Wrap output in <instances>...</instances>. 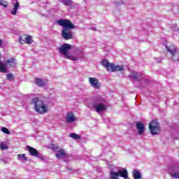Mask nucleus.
I'll use <instances>...</instances> for the list:
<instances>
[{"label": "nucleus", "mask_w": 179, "mask_h": 179, "mask_svg": "<svg viewBox=\"0 0 179 179\" xmlns=\"http://www.w3.org/2000/svg\"><path fill=\"white\" fill-rule=\"evenodd\" d=\"M59 26H62L64 29L62 30V36L64 40H72L73 38V33L71 31L76 29L75 24L72 21L68 19H62L57 21Z\"/></svg>", "instance_id": "nucleus-1"}, {"label": "nucleus", "mask_w": 179, "mask_h": 179, "mask_svg": "<svg viewBox=\"0 0 179 179\" xmlns=\"http://www.w3.org/2000/svg\"><path fill=\"white\" fill-rule=\"evenodd\" d=\"M32 104L36 113L38 114H45L48 111V106L44 103V101L40 97H35L32 99Z\"/></svg>", "instance_id": "nucleus-2"}, {"label": "nucleus", "mask_w": 179, "mask_h": 179, "mask_svg": "<svg viewBox=\"0 0 179 179\" xmlns=\"http://www.w3.org/2000/svg\"><path fill=\"white\" fill-rule=\"evenodd\" d=\"M166 50L167 54L170 55V58L172 61L178 62L179 61V50L174 44H170L166 45Z\"/></svg>", "instance_id": "nucleus-3"}, {"label": "nucleus", "mask_w": 179, "mask_h": 179, "mask_svg": "<svg viewBox=\"0 0 179 179\" xmlns=\"http://www.w3.org/2000/svg\"><path fill=\"white\" fill-rule=\"evenodd\" d=\"M101 65L106 69L108 72H118L124 71V66H115L114 64L108 62V59L102 60Z\"/></svg>", "instance_id": "nucleus-4"}, {"label": "nucleus", "mask_w": 179, "mask_h": 179, "mask_svg": "<svg viewBox=\"0 0 179 179\" xmlns=\"http://www.w3.org/2000/svg\"><path fill=\"white\" fill-rule=\"evenodd\" d=\"M149 129L152 134V135H159L162 130L160 129V124L157 122V120H152L149 124Z\"/></svg>", "instance_id": "nucleus-5"}, {"label": "nucleus", "mask_w": 179, "mask_h": 179, "mask_svg": "<svg viewBox=\"0 0 179 179\" xmlns=\"http://www.w3.org/2000/svg\"><path fill=\"white\" fill-rule=\"evenodd\" d=\"M53 152H57L55 154L57 159H63V157H66V152L64 148H60L59 147L55 146V144H52V147L51 148Z\"/></svg>", "instance_id": "nucleus-6"}, {"label": "nucleus", "mask_w": 179, "mask_h": 179, "mask_svg": "<svg viewBox=\"0 0 179 179\" xmlns=\"http://www.w3.org/2000/svg\"><path fill=\"white\" fill-rule=\"evenodd\" d=\"M72 48V45L69 43H64L58 48L62 55H64L65 58H71V55H68L69 50Z\"/></svg>", "instance_id": "nucleus-7"}, {"label": "nucleus", "mask_w": 179, "mask_h": 179, "mask_svg": "<svg viewBox=\"0 0 179 179\" xmlns=\"http://www.w3.org/2000/svg\"><path fill=\"white\" fill-rule=\"evenodd\" d=\"M89 82L92 87L94 89H100L101 84L99 83V80L96 78H89Z\"/></svg>", "instance_id": "nucleus-8"}, {"label": "nucleus", "mask_w": 179, "mask_h": 179, "mask_svg": "<svg viewBox=\"0 0 179 179\" xmlns=\"http://www.w3.org/2000/svg\"><path fill=\"white\" fill-rule=\"evenodd\" d=\"M136 127L138 135H143V132H145V124L141 122H137Z\"/></svg>", "instance_id": "nucleus-9"}, {"label": "nucleus", "mask_w": 179, "mask_h": 179, "mask_svg": "<svg viewBox=\"0 0 179 179\" xmlns=\"http://www.w3.org/2000/svg\"><path fill=\"white\" fill-rule=\"evenodd\" d=\"M27 149L29 152L31 156H34V157H38V151L37 150L30 145L27 146Z\"/></svg>", "instance_id": "nucleus-10"}, {"label": "nucleus", "mask_w": 179, "mask_h": 179, "mask_svg": "<svg viewBox=\"0 0 179 179\" xmlns=\"http://www.w3.org/2000/svg\"><path fill=\"white\" fill-rule=\"evenodd\" d=\"M130 78H132L134 80H139V79H141L142 78V74L141 73H137L136 71H131Z\"/></svg>", "instance_id": "nucleus-11"}, {"label": "nucleus", "mask_w": 179, "mask_h": 179, "mask_svg": "<svg viewBox=\"0 0 179 179\" xmlns=\"http://www.w3.org/2000/svg\"><path fill=\"white\" fill-rule=\"evenodd\" d=\"M117 174L119 177H122V178L127 179L128 178V171L125 169H120L117 171Z\"/></svg>", "instance_id": "nucleus-12"}, {"label": "nucleus", "mask_w": 179, "mask_h": 179, "mask_svg": "<svg viewBox=\"0 0 179 179\" xmlns=\"http://www.w3.org/2000/svg\"><path fill=\"white\" fill-rule=\"evenodd\" d=\"M94 108H95L96 113H100V111L106 110V105L102 103H99L97 105H95L94 106Z\"/></svg>", "instance_id": "nucleus-13"}, {"label": "nucleus", "mask_w": 179, "mask_h": 179, "mask_svg": "<svg viewBox=\"0 0 179 179\" xmlns=\"http://www.w3.org/2000/svg\"><path fill=\"white\" fill-rule=\"evenodd\" d=\"M66 120L67 122H73L75 121V115H73V113L69 112L66 114Z\"/></svg>", "instance_id": "nucleus-14"}, {"label": "nucleus", "mask_w": 179, "mask_h": 179, "mask_svg": "<svg viewBox=\"0 0 179 179\" xmlns=\"http://www.w3.org/2000/svg\"><path fill=\"white\" fill-rule=\"evenodd\" d=\"M35 83L39 87H44V86H45V85H47V83H45V81H44L38 78H35Z\"/></svg>", "instance_id": "nucleus-15"}, {"label": "nucleus", "mask_w": 179, "mask_h": 179, "mask_svg": "<svg viewBox=\"0 0 179 179\" xmlns=\"http://www.w3.org/2000/svg\"><path fill=\"white\" fill-rule=\"evenodd\" d=\"M9 65V66H15L16 65V62L14 58H10L6 61V66Z\"/></svg>", "instance_id": "nucleus-16"}, {"label": "nucleus", "mask_w": 179, "mask_h": 179, "mask_svg": "<svg viewBox=\"0 0 179 179\" xmlns=\"http://www.w3.org/2000/svg\"><path fill=\"white\" fill-rule=\"evenodd\" d=\"M133 177L134 179H141L142 178V175H141V172L137 170L133 171Z\"/></svg>", "instance_id": "nucleus-17"}, {"label": "nucleus", "mask_w": 179, "mask_h": 179, "mask_svg": "<svg viewBox=\"0 0 179 179\" xmlns=\"http://www.w3.org/2000/svg\"><path fill=\"white\" fill-rule=\"evenodd\" d=\"M13 6V10L11 11V13L15 16L16 13H17V9H19L20 6L18 1H16Z\"/></svg>", "instance_id": "nucleus-18"}, {"label": "nucleus", "mask_w": 179, "mask_h": 179, "mask_svg": "<svg viewBox=\"0 0 179 179\" xmlns=\"http://www.w3.org/2000/svg\"><path fill=\"white\" fill-rule=\"evenodd\" d=\"M25 44H31L33 43V38L31 36L24 35Z\"/></svg>", "instance_id": "nucleus-19"}, {"label": "nucleus", "mask_w": 179, "mask_h": 179, "mask_svg": "<svg viewBox=\"0 0 179 179\" xmlns=\"http://www.w3.org/2000/svg\"><path fill=\"white\" fill-rule=\"evenodd\" d=\"M0 72L2 73H6V64L2 63L1 61H0Z\"/></svg>", "instance_id": "nucleus-20"}, {"label": "nucleus", "mask_w": 179, "mask_h": 179, "mask_svg": "<svg viewBox=\"0 0 179 179\" xmlns=\"http://www.w3.org/2000/svg\"><path fill=\"white\" fill-rule=\"evenodd\" d=\"M118 177H120L118 175V172L110 171V179H118Z\"/></svg>", "instance_id": "nucleus-21"}, {"label": "nucleus", "mask_w": 179, "mask_h": 179, "mask_svg": "<svg viewBox=\"0 0 179 179\" xmlns=\"http://www.w3.org/2000/svg\"><path fill=\"white\" fill-rule=\"evenodd\" d=\"M62 3L66 5V6H71L73 1L72 0H62Z\"/></svg>", "instance_id": "nucleus-22"}, {"label": "nucleus", "mask_w": 179, "mask_h": 179, "mask_svg": "<svg viewBox=\"0 0 179 179\" xmlns=\"http://www.w3.org/2000/svg\"><path fill=\"white\" fill-rule=\"evenodd\" d=\"M70 138H73V139H80L81 137L76 133H72L70 134Z\"/></svg>", "instance_id": "nucleus-23"}, {"label": "nucleus", "mask_w": 179, "mask_h": 179, "mask_svg": "<svg viewBox=\"0 0 179 179\" xmlns=\"http://www.w3.org/2000/svg\"><path fill=\"white\" fill-rule=\"evenodd\" d=\"M17 158L19 160H22V159H24V160H25V162H27V157H26L25 154H22V155L18 154Z\"/></svg>", "instance_id": "nucleus-24"}, {"label": "nucleus", "mask_w": 179, "mask_h": 179, "mask_svg": "<svg viewBox=\"0 0 179 179\" xmlns=\"http://www.w3.org/2000/svg\"><path fill=\"white\" fill-rule=\"evenodd\" d=\"M1 6H3L4 8L8 7V1L6 0H0Z\"/></svg>", "instance_id": "nucleus-25"}, {"label": "nucleus", "mask_w": 179, "mask_h": 179, "mask_svg": "<svg viewBox=\"0 0 179 179\" xmlns=\"http://www.w3.org/2000/svg\"><path fill=\"white\" fill-rule=\"evenodd\" d=\"M1 131L2 132H3V134H6L7 135H10V131H9V130L6 127H2Z\"/></svg>", "instance_id": "nucleus-26"}, {"label": "nucleus", "mask_w": 179, "mask_h": 179, "mask_svg": "<svg viewBox=\"0 0 179 179\" xmlns=\"http://www.w3.org/2000/svg\"><path fill=\"white\" fill-rule=\"evenodd\" d=\"M19 42L20 43V44H25L26 39H24V36H20Z\"/></svg>", "instance_id": "nucleus-27"}, {"label": "nucleus", "mask_w": 179, "mask_h": 179, "mask_svg": "<svg viewBox=\"0 0 179 179\" xmlns=\"http://www.w3.org/2000/svg\"><path fill=\"white\" fill-rule=\"evenodd\" d=\"M0 149H1V150H6L8 149V145H6L3 143H1L0 144Z\"/></svg>", "instance_id": "nucleus-28"}, {"label": "nucleus", "mask_w": 179, "mask_h": 179, "mask_svg": "<svg viewBox=\"0 0 179 179\" xmlns=\"http://www.w3.org/2000/svg\"><path fill=\"white\" fill-rule=\"evenodd\" d=\"M13 78H15V76L12 73H9L7 75V80H13Z\"/></svg>", "instance_id": "nucleus-29"}, {"label": "nucleus", "mask_w": 179, "mask_h": 179, "mask_svg": "<svg viewBox=\"0 0 179 179\" xmlns=\"http://www.w3.org/2000/svg\"><path fill=\"white\" fill-rule=\"evenodd\" d=\"M171 176L173 177V178H179V173H173L171 174Z\"/></svg>", "instance_id": "nucleus-30"}, {"label": "nucleus", "mask_w": 179, "mask_h": 179, "mask_svg": "<svg viewBox=\"0 0 179 179\" xmlns=\"http://www.w3.org/2000/svg\"><path fill=\"white\" fill-rule=\"evenodd\" d=\"M67 59H71L72 61H76L78 59L75 57L70 56V58H67Z\"/></svg>", "instance_id": "nucleus-31"}, {"label": "nucleus", "mask_w": 179, "mask_h": 179, "mask_svg": "<svg viewBox=\"0 0 179 179\" xmlns=\"http://www.w3.org/2000/svg\"><path fill=\"white\" fill-rule=\"evenodd\" d=\"M1 45H2V40L1 39H0V47H1Z\"/></svg>", "instance_id": "nucleus-32"}, {"label": "nucleus", "mask_w": 179, "mask_h": 179, "mask_svg": "<svg viewBox=\"0 0 179 179\" xmlns=\"http://www.w3.org/2000/svg\"><path fill=\"white\" fill-rule=\"evenodd\" d=\"M0 58H1V52H0Z\"/></svg>", "instance_id": "nucleus-33"}]
</instances>
